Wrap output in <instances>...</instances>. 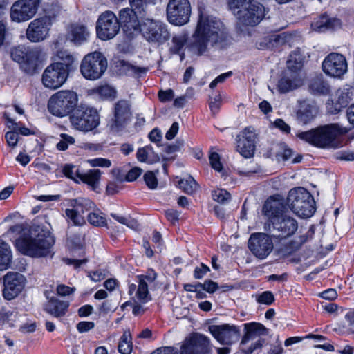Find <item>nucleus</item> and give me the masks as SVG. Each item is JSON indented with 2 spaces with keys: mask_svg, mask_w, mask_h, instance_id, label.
Returning a JSON list of instances; mask_svg holds the SVG:
<instances>
[{
  "mask_svg": "<svg viewBox=\"0 0 354 354\" xmlns=\"http://www.w3.org/2000/svg\"><path fill=\"white\" fill-rule=\"evenodd\" d=\"M56 290L57 295L60 296H69L75 292V288L64 284H59L57 286Z\"/></svg>",
  "mask_w": 354,
  "mask_h": 354,
  "instance_id": "58",
  "label": "nucleus"
},
{
  "mask_svg": "<svg viewBox=\"0 0 354 354\" xmlns=\"http://www.w3.org/2000/svg\"><path fill=\"white\" fill-rule=\"evenodd\" d=\"M138 285L134 283L129 286V294L135 295L140 303L145 304L151 300V297L149 292V286L151 290L158 288L156 282L157 274L153 270H149L146 274L138 275L136 277Z\"/></svg>",
  "mask_w": 354,
  "mask_h": 354,
  "instance_id": "10",
  "label": "nucleus"
},
{
  "mask_svg": "<svg viewBox=\"0 0 354 354\" xmlns=\"http://www.w3.org/2000/svg\"><path fill=\"white\" fill-rule=\"evenodd\" d=\"M326 109L328 113L330 114H337L339 113L344 106H341L336 101L328 100L326 102Z\"/></svg>",
  "mask_w": 354,
  "mask_h": 354,
  "instance_id": "57",
  "label": "nucleus"
},
{
  "mask_svg": "<svg viewBox=\"0 0 354 354\" xmlns=\"http://www.w3.org/2000/svg\"><path fill=\"white\" fill-rule=\"evenodd\" d=\"M46 56L44 50L40 47L27 48V53L22 69L28 74L33 75L36 73L39 62H41Z\"/></svg>",
  "mask_w": 354,
  "mask_h": 354,
  "instance_id": "28",
  "label": "nucleus"
},
{
  "mask_svg": "<svg viewBox=\"0 0 354 354\" xmlns=\"http://www.w3.org/2000/svg\"><path fill=\"white\" fill-rule=\"evenodd\" d=\"M54 243V237L49 231L39 225L31 227L28 233L24 232L16 240L17 250L32 257L47 256Z\"/></svg>",
  "mask_w": 354,
  "mask_h": 354,
  "instance_id": "3",
  "label": "nucleus"
},
{
  "mask_svg": "<svg viewBox=\"0 0 354 354\" xmlns=\"http://www.w3.org/2000/svg\"><path fill=\"white\" fill-rule=\"evenodd\" d=\"M78 95L71 90H62L50 96L48 102V110L53 115L64 118L71 115L78 106Z\"/></svg>",
  "mask_w": 354,
  "mask_h": 354,
  "instance_id": "5",
  "label": "nucleus"
},
{
  "mask_svg": "<svg viewBox=\"0 0 354 354\" xmlns=\"http://www.w3.org/2000/svg\"><path fill=\"white\" fill-rule=\"evenodd\" d=\"M90 94L98 95L103 99H113L116 96V91L109 85L105 84L90 90Z\"/></svg>",
  "mask_w": 354,
  "mask_h": 354,
  "instance_id": "38",
  "label": "nucleus"
},
{
  "mask_svg": "<svg viewBox=\"0 0 354 354\" xmlns=\"http://www.w3.org/2000/svg\"><path fill=\"white\" fill-rule=\"evenodd\" d=\"M89 35L88 28L82 24H73L68 28V39L75 45H81L86 42Z\"/></svg>",
  "mask_w": 354,
  "mask_h": 354,
  "instance_id": "29",
  "label": "nucleus"
},
{
  "mask_svg": "<svg viewBox=\"0 0 354 354\" xmlns=\"http://www.w3.org/2000/svg\"><path fill=\"white\" fill-rule=\"evenodd\" d=\"M292 38V37L290 34L282 32L271 35L269 38V42L272 47H277L289 43Z\"/></svg>",
  "mask_w": 354,
  "mask_h": 354,
  "instance_id": "41",
  "label": "nucleus"
},
{
  "mask_svg": "<svg viewBox=\"0 0 354 354\" xmlns=\"http://www.w3.org/2000/svg\"><path fill=\"white\" fill-rule=\"evenodd\" d=\"M5 138L8 145L10 147H14L17 144L19 135L17 132L8 131L6 133Z\"/></svg>",
  "mask_w": 354,
  "mask_h": 354,
  "instance_id": "59",
  "label": "nucleus"
},
{
  "mask_svg": "<svg viewBox=\"0 0 354 354\" xmlns=\"http://www.w3.org/2000/svg\"><path fill=\"white\" fill-rule=\"evenodd\" d=\"M69 120L75 130L88 132L100 124V117L96 109L80 104L70 115Z\"/></svg>",
  "mask_w": 354,
  "mask_h": 354,
  "instance_id": "7",
  "label": "nucleus"
},
{
  "mask_svg": "<svg viewBox=\"0 0 354 354\" xmlns=\"http://www.w3.org/2000/svg\"><path fill=\"white\" fill-rule=\"evenodd\" d=\"M179 188L184 192L190 194L194 193L198 188V184L192 176L181 179L178 182Z\"/></svg>",
  "mask_w": 354,
  "mask_h": 354,
  "instance_id": "39",
  "label": "nucleus"
},
{
  "mask_svg": "<svg viewBox=\"0 0 354 354\" xmlns=\"http://www.w3.org/2000/svg\"><path fill=\"white\" fill-rule=\"evenodd\" d=\"M309 89L315 95H327L330 91V86L322 77H317L311 80Z\"/></svg>",
  "mask_w": 354,
  "mask_h": 354,
  "instance_id": "36",
  "label": "nucleus"
},
{
  "mask_svg": "<svg viewBox=\"0 0 354 354\" xmlns=\"http://www.w3.org/2000/svg\"><path fill=\"white\" fill-rule=\"evenodd\" d=\"M317 113L316 106L304 101L300 104L299 109L297 112V117L300 122L307 124L314 119Z\"/></svg>",
  "mask_w": 354,
  "mask_h": 354,
  "instance_id": "31",
  "label": "nucleus"
},
{
  "mask_svg": "<svg viewBox=\"0 0 354 354\" xmlns=\"http://www.w3.org/2000/svg\"><path fill=\"white\" fill-rule=\"evenodd\" d=\"M71 205L73 209H66L65 214L68 219L77 225L84 223V218L81 214L86 212L94 210L96 207L95 204L92 201L86 198H79L73 200Z\"/></svg>",
  "mask_w": 354,
  "mask_h": 354,
  "instance_id": "22",
  "label": "nucleus"
},
{
  "mask_svg": "<svg viewBox=\"0 0 354 354\" xmlns=\"http://www.w3.org/2000/svg\"><path fill=\"white\" fill-rule=\"evenodd\" d=\"M60 140L56 145L59 151H66L69 145H73L75 142V138L66 133L60 134Z\"/></svg>",
  "mask_w": 354,
  "mask_h": 354,
  "instance_id": "46",
  "label": "nucleus"
},
{
  "mask_svg": "<svg viewBox=\"0 0 354 354\" xmlns=\"http://www.w3.org/2000/svg\"><path fill=\"white\" fill-rule=\"evenodd\" d=\"M57 56L60 61L55 62L54 64H59L65 66L68 73H69L70 67L75 62L73 55L67 50H59L57 52Z\"/></svg>",
  "mask_w": 354,
  "mask_h": 354,
  "instance_id": "40",
  "label": "nucleus"
},
{
  "mask_svg": "<svg viewBox=\"0 0 354 354\" xmlns=\"http://www.w3.org/2000/svg\"><path fill=\"white\" fill-rule=\"evenodd\" d=\"M144 180L149 188L155 189L157 187V178L153 172L147 171L144 175Z\"/></svg>",
  "mask_w": 354,
  "mask_h": 354,
  "instance_id": "54",
  "label": "nucleus"
},
{
  "mask_svg": "<svg viewBox=\"0 0 354 354\" xmlns=\"http://www.w3.org/2000/svg\"><path fill=\"white\" fill-rule=\"evenodd\" d=\"M209 330L215 339L223 345H232L239 341L241 335L239 328L234 325H213Z\"/></svg>",
  "mask_w": 354,
  "mask_h": 354,
  "instance_id": "23",
  "label": "nucleus"
},
{
  "mask_svg": "<svg viewBox=\"0 0 354 354\" xmlns=\"http://www.w3.org/2000/svg\"><path fill=\"white\" fill-rule=\"evenodd\" d=\"M184 146V141L183 140H177L174 144L165 147L164 151L167 154H171L178 151Z\"/></svg>",
  "mask_w": 354,
  "mask_h": 354,
  "instance_id": "55",
  "label": "nucleus"
},
{
  "mask_svg": "<svg viewBox=\"0 0 354 354\" xmlns=\"http://www.w3.org/2000/svg\"><path fill=\"white\" fill-rule=\"evenodd\" d=\"M349 131L350 129L338 123H332L298 133L297 137L319 148L337 149L344 147L346 143V141L339 136L345 135Z\"/></svg>",
  "mask_w": 354,
  "mask_h": 354,
  "instance_id": "2",
  "label": "nucleus"
},
{
  "mask_svg": "<svg viewBox=\"0 0 354 354\" xmlns=\"http://www.w3.org/2000/svg\"><path fill=\"white\" fill-rule=\"evenodd\" d=\"M304 57L301 55L299 48L293 50L289 55L287 60V69L299 73L303 66Z\"/></svg>",
  "mask_w": 354,
  "mask_h": 354,
  "instance_id": "34",
  "label": "nucleus"
},
{
  "mask_svg": "<svg viewBox=\"0 0 354 354\" xmlns=\"http://www.w3.org/2000/svg\"><path fill=\"white\" fill-rule=\"evenodd\" d=\"M245 334L241 339V351L245 354H252L256 349L260 348L263 340L261 335L267 333V330L262 324L252 322L244 324Z\"/></svg>",
  "mask_w": 354,
  "mask_h": 354,
  "instance_id": "9",
  "label": "nucleus"
},
{
  "mask_svg": "<svg viewBox=\"0 0 354 354\" xmlns=\"http://www.w3.org/2000/svg\"><path fill=\"white\" fill-rule=\"evenodd\" d=\"M266 14L265 7L253 0L243 9L237 10L236 17L239 24L244 26H254L259 24Z\"/></svg>",
  "mask_w": 354,
  "mask_h": 354,
  "instance_id": "15",
  "label": "nucleus"
},
{
  "mask_svg": "<svg viewBox=\"0 0 354 354\" xmlns=\"http://www.w3.org/2000/svg\"><path fill=\"white\" fill-rule=\"evenodd\" d=\"M152 153V147L150 145L145 146L142 148H139L136 153V157L138 161L147 162L149 160V156Z\"/></svg>",
  "mask_w": 354,
  "mask_h": 354,
  "instance_id": "49",
  "label": "nucleus"
},
{
  "mask_svg": "<svg viewBox=\"0 0 354 354\" xmlns=\"http://www.w3.org/2000/svg\"><path fill=\"white\" fill-rule=\"evenodd\" d=\"M165 215L169 222L175 225L179 219L180 213L175 209H169L165 211Z\"/></svg>",
  "mask_w": 354,
  "mask_h": 354,
  "instance_id": "62",
  "label": "nucleus"
},
{
  "mask_svg": "<svg viewBox=\"0 0 354 354\" xmlns=\"http://www.w3.org/2000/svg\"><path fill=\"white\" fill-rule=\"evenodd\" d=\"M209 268L204 263H201L200 267H196L194 271V277L195 279H202L209 271Z\"/></svg>",
  "mask_w": 354,
  "mask_h": 354,
  "instance_id": "61",
  "label": "nucleus"
},
{
  "mask_svg": "<svg viewBox=\"0 0 354 354\" xmlns=\"http://www.w3.org/2000/svg\"><path fill=\"white\" fill-rule=\"evenodd\" d=\"M248 248L257 258L264 259L272 252L274 245L270 236L259 232L250 236L248 240Z\"/></svg>",
  "mask_w": 354,
  "mask_h": 354,
  "instance_id": "17",
  "label": "nucleus"
},
{
  "mask_svg": "<svg viewBox=\"0 0 354 354\" xmlns=\"http://www.w3.org/2000/svg\"><path fill=\"white\" fill-rule=\"evenodd\" d=\"M341 26V21L335 17H329L326 15H321L311 24L312 28L317 32L335 30Z\"/></svg>",
  "mask_w": 354,
  "mask_h": 354,
  "instance_id": "30",
  "label": "nucleus"
},
{
  "mask_svg": "<svg viewBox=\"0 0 354 354\" xmlns=\"http://www.w3.org/2000/svg\"><path fill=\"white\" fill-rule=\"evenodd\" d=\"M212 198L215 201L225 203L230 200V194L223 189H218L212 192Z\"/></svg>",
  "mask_w": 354,
  "mask_h": 354,
  "instance_id": "47",
  "label": "nucleus"
},
{
  "mask_svg": "<svg viewBox=\"0 0 354 354\" xmlns=\"http://www.w3.org/2000/svg\"><path fill=\"white\" fill-rule=\"evenodd\" d=\"M12 261V253L8 243L0 239V270L8 269Z\"/></svg>",
  "mask_w": 354,
  "mask_h": 354,
  "instance_id": "35",
  "label": "nucleus"
},
{
  "mask_svg": "<svg viewBox=\"0 0 354 354\" xmlns=\"http://www.w3.org/2000/svg\"><path fill=\"white\" fill-rule=\"evenodd\" d=\"M41 2V0L16 1L10 8L11 20L21 23L31 19L37 14Z\"/></svg>",
  "mask_w": 354,
  "mask_h": 354,
  "instance_id": "14",
  "label": "nucleus"
},
{
  "mask_svg": "<svg viewBox=\"0 0 354 354\" xmlns=\"http://www.w3.org/2000/svg\"><path fill=\"white\" fill-rule=\"evenodd\" d=\"M102 172L100 169H89L86 172H81L79 183L81 181L86 184L93 190L95 191L100 184Z\"/></svg>",
  "mask_w": 354,
  "mask_h": 354,
  "instance_id": "32",
  "label": "nucleus"
},
{
  "mask_svg": "<svg viewBox=\"0 0 354 354\" xmlns=\"http://www.w3.org/2000/svg\"><path fill=\"white\" fill-rule=\"evenodd\" d=\"M180 351L181 354H209V339L203 335L192 333L185 339Z\"/></svg>",
  "mask_w": 354,
  "mask_h": 354,
  "instance_id": "20",
  "label": "nucleus"
},
{
  "mask_svg": "<svg viewBox=\"0 0 354 354\" xmlns=\"http://www.w3.org/2000/svg\"><path fill=\"white\" fill-rule=\"evenodd\" d=\"M187 41V35L185 32H181L174 35L169 44L170 53L179 55L181 61L185 58L183 50Z\"/></svg>",
  "mask_w": 354,
  "mask_h": 354,
  "instance_id": "33",
  "label": "nucleus"
},
{
  "mask_svg": "<svg viewBox=\"0 0 354 354\" xmlns=\"http://www.w3.org/2000/svg\"><path fill=\"white\" fill-rule=\"evenodd\" d=\"M287 203L291 210L301 218H308L315 212V201L304 187L292 189L288 195Z\"/></svg>",
  "mask_w": 354,
  "mask_h": 354,
  "instance_id": "6",
  "label": "nucleus"
},
{
  "mask_svg": "<svg viewBox=\"0 0 354 354\" xmlns=\"http://www.w3.org/2000/svg\"><path fill=\"white\" fill-rule=\"evenodd\" d=\"M50 302L53 305L54 310H66L69 307V301L66 299L51 298Z\"/></svg>",
  "mask_w": 354,
  "mask_h": 354,
  "instance_id": "52",
  "label": "nucleus"
},
{
  "mask_svg": "<svg viewBox=\"0 0 354 354\" xmlns=\"http://www.w3.org/2000/svg\"><path fill=\"white\" fill-rule=\"evenodd\" d=\"M174 97V93L171 89H167L166 91L160 90L158 92V97L162 102L171 101Z\"/></svg>",
  "mask_w": 354,
  "mask_h": 354,
  "instance_id": "60",
  "label": "nucleus"
},
{
  "mask_svg": "<svg viewBox=\"0 0 354 354\" xmlns=\"http://www.w3.org/2000/svg\"><path fill=\"white\" fill-rule=\"evenodd\" d=\"M52 25L51 18L43 16L32 20L26 31L27 39L31 42H40L49 36V30Z\"/></svg>",
  "mask_w": 354,
  "mask_h": 354,
  "instance_id": "19",
  "label": "nucleus"
},
{
  "mask_svg": "<svg viewBox=\"0 0 354 354\" xmlns=\"http://www.w3.org/2000/svg\"><path fill=\"white\" fill-rule=\"evenodd\" d=\"M120 28L115 15L111 11H106L99 16L97 21V36L103 41L111 39L118 33Z\"/></svg>",
  "mask_w": 354,
  "mask_h": 354,
  "instance_id": "13",
  "label": "nucleus"
},
{
  "mask_svg": "<svg viewBox=\"0 0 354 354\" xmlns=\"http://www.w3.org/2000/svg\"><path fill=\"white\" fill-rule=\"evenodd\" d=\"M27 48L24 46H19L13 48L11 51V57L12 59L18 62L22 68V64H24L26 55L27 53Z\"/></svg>",
  "mask_w": 354,
  "mask_h": 354,
  "instance_id": "43",
  "label": "nucleus"
},
{
  "mask_svg": "<svg viewBox=\"0 0 354 354\" xmlns=\"http://www.w3.org/2000/svg\"><path fill=\"white\" fill-rule=\"evenodd\" d=\"M75 169V167L73 165H65L63 167L62 171L65 176L79 183L81 172L79 169Z\"/></svg>",
  "mask_w": 354,
  "mask_h": 354,
  "instance_id": "45",
  "label": "nucleus"
},
{
  "mask_svg": "<svg viewBox=\"0 0 354 354\" xmlns=\"http://www.w3.org/2000/svg\"><path fill=\"white\" fill-rule=\"evenodd\" d=\"M319 297L325 300H334L337 297V291L335 289L330 288L323 291L319 295Z\"/></svg>",
  "mask_w": 354,
  "mask_h": 354,
  "instance_id": "64",
  "label": "nucleus"
},
{
  "mask_svg": "<svg viewBox=\"0 0 354 354\" xmlns=\"http://www.w3.org/2000/svg\"><path fill=\"white\" fill-rule=\"evenodd\" d=\"M322 68L326 75L341 78L347 72L348 64L344 55L337 53H330L324 58Z\"/></svg>",
  "mask_w": 354,
  "mask_h": 354,
  "instance_id": "18",
  "label": "nucleus"
},
{
  "mask_svg": "<svg viewBox=\"0 0 354 354\" xmlns=\"http://www.w3.org/2000/svg\"><path fill=\"white\" fill-rule=\"evenodd\" d=\"M197 286H199L200 288L209 293L214 292L218 288V284L211 280H206L203 283H197Z\"/></svg>",
  "mask_w": 354,
  "mask_h": 354,
  "instance_id": "53",
  "label": "nucleus"
},
{
  "mask_svg": "<svg viewBox=\"0 0 354 354\" xmlns=\"http://www.w3.org/2000/svg\"><path fill=\"white\" fill-rule=\"evenodd\" d=\"M209 162L211 167L217 171H221L223 169V165L220 160V156L216 152H212L210 153Z\"/></svg>",
  "mask_w": 354,
  "mask_h": 354,
  "instance_id": "51",
  "label": "nucleus"
},
{
  "mask_svg": "<svg viewBox=\"0 0 354 354\" xmlns=\"http://www.w3.org/2000/svg\"><path fill=\"white\" fill-rule=\"evenodd\" d=\"M68 73L65 66L53 63L47 66L43 72L42 84L47 88L55 90L66 82Z\"/></svg>",
  "mask_w": 354,
  "mask_h": 354,
  "instance_id": "16",
  "label": "nucleus"
},
{
  "mask_svg": "<svg viewBox=\"0 0 354 354\" xmlns=\"http://www.w3.org/2000/svg\"><path fill=\"white\" fill-rule=\"evenodd\" d=\"M107 68V60L104 55L97 51L87 54L83 58L80 71L87 80H95L100 78Z\"/></svg>",
  "mask_w": 354,
  "mask_h": 354,
  "instance_id": "8",
  "label": "nucleus"
},
{
  "mask_svg": "<svg viewBox=\"0 0 354 354\" xmlns=\"http://www.w3.org/2000/svg\"><path fill=\"white\" fill-rule=\"evenodd\" d=\"M88 223L96 227H104L107 225V221L105 217L102 216V213L92 212L88 213L87 216Z\"/></svg>",
  "mask_w": 354,
  "mask_h": 354,
  "instance_id": "42",
  "label": "nucleus"
},
{
  "mask_svg": "<svg viewBox=\"0 0 354 354\" xmlns=\"http://www.w3.org/2000/svg\"><path fill=\"white\" fill-rule=\"evenodd\" d=\"M198 21L192 35L189 47L198 55L209 46L225 48L230 44V37L221 20L208 14L203 3L198 5Z\"/></svg>",
  "mask_w": 354,
  "mask_h": 354,
  "instance_id": "1",
  "label": "nucleus"
},
{
  "mask_svg": "<svg viewBox=\"0 0 354 354\" xmlns=\"http://www.w3.org/2000/svg\"><path fill=\"white\" fill-rule=\"evenodd\" d=\"M131 9L136 11L138 15H143L147 6V0H129Z\"/></svg>",
  "mask_w": 354,
  "mask_h": 354,
  "instance_id": "48",
  "label": "nucleus"
},
{
  "mask_svg": "<svg viewBox=\"0 0 354 354\" xmlns=\"http://www.w3.org/2000/svg\"><path fill=\"white\" fill-rule=\"evenodd\" d=\"M131 115L130 104L127 100H119L115 104L114 115L109 122L110 129L113 132H118L122 129Z\"/></svg>",
  "mask_w": 354,
  "mask_h": 354,
  "instance_id": "24",
  "label": "nucleus"
},
{
  "mask_svg": "<svg viewBox=\"0 0 354 354\" xmlns=\"http://www.w3.org/2000/svg\"><path fill=\"white\" fill-rule=\"evenodd\" d=\"M282 206L277 201H267L263 207V212L268 217L265 223V230L273 237L288 238L297 231V221L292 216L282 213Z\"/></svg>",
  "mask_w": 354,
  "mask_h": 354,
  "instance_id": "4",
  "label": "nucleus"
},
{
  "mask_svg": "<svg viewBox=\"0 0 354 354\" xmlns=\"http://www.w3.org/2000/svg\"><path fill=\"white\" fill-rule=\"evenodd\" d=\"M337 99L336 102L341 106L346 107L349 103V96L348 93L342 91L338 90L337 91Z\"/></svg>",
  "mask_w": 354,
  "mask_h": 354,
  "instance_id": "56",
  "label": "nucleus"
},
{
  "mask_svg": "<svg viewBox=\"0 0 354 354\" xmlns=\"http://www.w3.org/2000/svg\"><path fill=\"white\" fill-rule=\"evenodd\" d=\"M303 84L300 73L287 69L277 83L278 91L286 93L299 88Z\"/></svg>",
  "mask_w": 354,
  "mask_h": 354,
  "instance_id": "27",
  "label": "nucleus"
},
{
  "mask_svg": "<svg viewBox=\"0 0 354 354\" xmlns=\"http://www.w3.org/2000/svg\"><path fill=\"white\" fill-rule=\"evenodd\" d=\"M140 30L145 39L151 43L163 44L170 37L167 26L160 21L147 19L141 24Z\"/></svg>",
  "mask_w": 354,
  "mask_h": 354,
  "instance_id": "12",
  "label": "nucleus"
},
{
  "mask_svg": "<svg viewBox=\"0 0 354 354\" xmlns=\"http://www.w3.org/2000/svg\"><path fill=\"white\" fill-rule=\"evenodd\" d=\"M192 7L189 0H169L166 15L168 21L175 26H183L189 21Z\"/></svg>",
  "mask_w": 354,
  "mask_h": 354,
  "instance_id": "11",
  "label": "nucleus"
},
{
  "mask_svg": "<svg viewBox=\"0 0 354 354\" xmlns=\"http://www.w3.org/2000/svg\"><path fill=\"white\" fill-rule=\"evenodd\" d=\"M87 162L93 167H100L108 168L111 166V160L103 158L89 159Z\"/></svg>",
  "mask_w": 354,
  "mask_h": 354,
  "instance_id": "50",
  "label": "nucleus"
},
{
  "mask_svg": "<svg viewBox=\"0 0 354 354\" xmlns=\"http://www.w3.org/2000/svg\"><path fill=\"white\" fill-rule=\"evenodd\" d=\"M111 216L120 223L127 225L129 228L133 230H138L139 228V224L137 221L129 217H124L122 216L118 215L114 213H111Z\"/></svg>",
  "mask_w": 354,
  "mask_h": 354,
  "instance_id": "44",
  "label": "nucleus"
},
{
  "mask_svg": "<svg viewBox=\"0 0 354 354\" xmlns=\"http://www.w3.org/2000/svg\"><path fill=\"white\" fill-rule=\"evenodd\" d=\"M274 301V295L271 292H264L258 297V301L261 304H270Z\"/></svg>",
  "mask_w": 354,
  "mask_h": 354,
  "instance_id": "63",
  "label": "nucleus"
},
{
  "mask_svg": "<svg viewBox=\"0 0 354 354\" xmlns=\"http://www.w3.org/2000/svg\"><path fill=\"white\" fill-rule=\"evenodd\" d=\"M256 139L257 134L254 129L245 128L242 132L241 138L237 137V151L244 158L252 157L255 151Z\"/></svg>",
  "mask_w": 354,
  "mask_h": 354,
  "instance_id": "25",
  "label": "nucleus"
},
{
  "mask_svg": "<svg viewBox=\"0 0 354 354\" xmlns=\"http://www.w3.org/2000/svg\"><path fill=\"white\" fill-rule=\"evenodd\" d=\"M137 12L133 9L126 8L120 11L119 23L124 32L129 37H132L135 32H137L140 28Z\"/></svg>",
  "mask_w": 354,
  "mask_h": 354,
  "instance_id": "26",
  "label": "nucleus"
},
{
  "mask_svg": "<svg viewBox=\"0 0 354 354\" xmlns=\"http://www.w3.org/2000/svg\"><path fill=\"white\" fill-rule=\"evenodd\" d=\"M118 351L121 354H131L133 349L132 337L129 330L124 331L118 344Z\"/></svg>",
  "mask_w": 354,
  "mask_h": 354,
  "instance_id": "37",
  "label": "nucleus"
},
{
  "mask_svg": "<svg viewBox=\"0 0 354 354\" xmlns=\"http://www.w3.org/2000/svg\"><path fill=\"white\" fill-rule=\"evenodd\" d=\"M3 296L7 300L15 298L24 289L26 278L18 272H9L3 276Z\"/></svg>",
  "mask_w": 354,
  "mask_h": 354,
  "instance_id": "21",
  "label": "nucleus"
}]
</instances>
